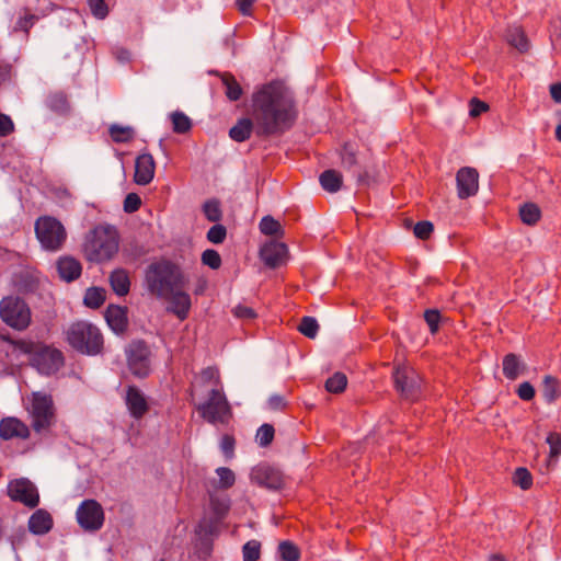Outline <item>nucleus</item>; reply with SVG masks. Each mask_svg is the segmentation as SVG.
I'll list each match as a JSON object with an SVG mask.
<instances>
[{
	"label": "nucleus",
	"mask_w": 561,
	"mask_h": 561,
	"mask_svg": "<svg viewBox=\"0 0 561 561\" xmlns=\"http://www.w3.org/2000/svg\"><path fill=\"white\" fill-rule=\"evenodd\" d=\"M249 113L255 122V135L264 138L289 131L299 114L295 102L285 98L280 83L275 80L255 89Z\"/></svg>",
	"instance_id": "1"
},
{
	"label": "nucleus",
	"mask_w": 561,
	"mask_h": 561,
	"mask_svg": "<svg viewBox=\"0 0 561 561\" xmlns=\"http://www.w3.org/2000/svg\"><path fill=\"white\" fill-rule=\"evenodd\" d=\"M2 342L12 346V354L30 356V364L41 374L49 376L57 373L65 365V356L58 348L50 347L43 343H35L31 340H13L9 333L2 332Z\"/></svg>",
	"instance_id": "2"
},
{
	"label": "nucleus",
	"mask_w": 561,
	"mask_h": 561,
	"mask_svg": "<svg viewBox=\"0 0 561 561\" xmlns=\"http://www.w3.org/2000/svg\"><path fill=\"white\" fill-rule=\"evenodd\" d=\"M119 249V233L111 225H98L85 236L82 253L90 263L101 264L111 261Z\"/></svg>",
	"instance_id": "3"
},
{
	"label": "nucleus",
	"mask_w": 561,
	"mask_h": 561,
	"mask_svg": "<svg viewBox=\"0 0 561 561\" xmlns=\"http://www.w3.org/2000/svg\"><path fill=\"white\" fill-rule=\"evenodd\" d=\"M64 334L67 344L80 355L95 357L104 353V335L92 322L77 320L69 324Z\"/></svg>",
	"instance_id": "4"
},
{
	"label": "nucleus",
	"mask_w": 561,
	"mask_h": 561,
	"mask_svg": "<svg viewBox=\"0 0 561 561\" xmlns=\"http://www.w3.org/2000/svg\"><path fill=\"white\" fill-rule=\"evenodd\" d=\"M182 284L148 283V289L162 301L165 312L175 316L180 321H185L190 316L192 300L190 294L180 286Z\"/></svg>",
	"instance_id": "5"
},
{
	"label": "nucleus",
	"mask_w": 561,
	"mask_h": 561,
	"mask_svg": "<svg viewBox=\"0 0 561 561\" xmlns=\"http://www.w3.org/2000/svg\"><path fill=\"white\" fill-rule=\"evenodd\" d=\"M34 231L42 249L46 251L60 250L67 240V231L64 225L54 216H39L35 221Z\"/></svg>",
	"instance_id": "6"
},
{
	"label": "nucleus",
	"mask_w": 561,
	"mask_h": 561,
	"mask_svg": "<svg viewBox=\"0 0 561 561\" xmlns=\"http://www.w3.org/2000/svg\"><path fill=\"white\" fill-rule=\"evenodd\" d=\"M2 273L10 274L11 280H41V272L32 265L30 256L5 248H2Z\"/></svg>",
	"instance_id": "7"
},
{
	"label": "nucleus",
	"mask_w": 561,
	"mask_h": 561,
	"mask_svg": "<svg viewBox=\"0 0 561 561\" xmlns=\"http://www.w3.org/2000/svg\"><path fill=\"white\" fill-rule=\"evenodd\" d=\"M197 411L210 424L226 425L232 417V410L225 393L217 388L209 391L208 400L198 404Z\"/></svg>",
	"instance_id": "8"
},
{
	"label": "nucleus",
	"mask_w": 561,
	"mask_h": 561,
	"mask_svg": "<svg viewBox=\"0 0 561 561\" xmlns=\"http://www.w3.org/2000/svg\"><path fill=\"white\" fill-rule=\"evenodd\" d=\"M127 367L133 376L145 379L151 374V350L142 340H131L125 350Z\"/></svg>",
	"instance_id": "9"
},
{
	"label": "nucleus",
	"mask_w": 561,
	"mask_h": 561,
	"mask_svg": "<svg viewBox=\"0 0 561 561\" xmlns=\"http://www.w3.org/2000/svg\"><path fill=\"white\" fill-rule=\"evenodd\" d=\"M2 322L14 330L23 331L31 323V309L20 297H2Z\"/></svg>",
	"instance_id": "10"
},
{
	"label": "nucleus",
	"mask_w": 561,
	"mask_h": 561,
	"mask_svg": "<svg viewBox=\"0 0 561 561\" xmlns=\"http://www.w3.org/2000/svg\"><path fill=\"white\" fill-rule=\"evenodd\" d=\"M393 386L401 398L416 400L421 396V379L416 371L404 365H397L392 371Z\"/></svg>",
	"instance_id": "11"
},
{
	"label": "nucleus",
	"mask_w": 561,
	"mask_h": 561,
	"mask_svg": "<svg viewBox=\"0 0 561 561\" xmlns=\"http://www.w3.org/2000/svg\"><path fill=\"white\" fill-rule=\"evenodd\" d=\"M76 518L84 531L95 533L103 527L105 514L102 505L96 500L87 499L78 506Z\"/></svg>",
	"instance_id": "12"
},
{
	"label": "nucleus",
	"mask_w": 561,
	"mask_h": 561,
	"mask_svg": "<svg viewBox=\"0 0 561 561\" xmlns=\"http://www.w3.org/2000/svg\"><path fill=\"white\" fill-rule=\"evenodd\" d=\"M32 427L41 433L51 426L55 411L53 398L49 394L34 392L32 398Z\"/></svg>",
	"instance_id": "13"
},
{
	"label": "nucleus",
	"mask_w": 561,
	"mask_h": 561,
	"mask_svg": "<svg viewBox=\"0 0 561 561\" xmlns=\"http://www.w3.org/2000/svg\"><path fill=\"white\" fill-rule=\"evenodd\" d=\"M250 480L260 488L274 492L283 490L286 484L283 471L265 461L251 469Z\"/></svg>",
	"instance_id": "14"
},
{
	"label": "nucleus",
	"mask_w": 561,
	"mask_h": 561,
	"mask_svg": "<svg viewBox=\"0 0 561 561\" xmlns=\"http://www.w3.org/2000/svg\"><path fill=\"white\" fill-rule=\"evenodd\" d=\"M145 280H186L185 274L180 264L160 256L151 262L145 270Z\"/></svg>",
	"instance_id": "15"
},
{
	"label": "nucleus",
	"mask_w": 561,
	"mask_h": 561,
	"mask_svg": "<svg viewBox=\"0 0 561 561\" xmlns=\"http://www.w3.org/2000/svg\"><path fill=\"white\" fill-rule=\"evenodd\" d=\"M7 494L13 502L22 503L28 508H35L39 504L38 490L27 478L11 480L7 486Z\"/></svg>",
	"instance_id": "16"
},
{
	"label": "nucleus",
	"mask_w": 561,
	"mask_h": 561,
	"mask_svg": "<svg viewBox=\"0 0 561 561\" xmlns=\"http://www.w3.org/2000/svg\"><path fill=\"white\" fill-rule=\"evenodd\" d=\"M457 195L460 199L474 196L479 190V172L476 168L462 167L456 174Z\"/></svg>",
	"instance_id": "17"
},
{
	"label": "nucleus",
	"mask_w": 561,
	"mask_h": 561,
	"mask_svg": "<svg viewBox=\"0 0 561 561\" xmlns=\"http://www.w3.org/2000/svg\"><path fill=\"white\" fill-rule=\"evenodd\" d=\"M260 254L266 266L277 268L286 262L288 247L279 240H271L262 247Z\"/></svg>",
	"instance_id": "18"
},
{
	"label": "nucleus",
	"mask_w": 561,
	"mask_h": 561,
	"mask_svg": "<svg viewBox=\"0 0 561 561\" xmlns=\"http://www.w3.org/2000/svg\"><path fill=\"white\" fill-rule=\"evenodd\" d=\"M125 404L129 414L136 420L142 419L150 409L146 396L135 385L126 387Z\"/></svg>",
	"instance_id": "19"
},
{
	"label": "nucleus",
	"mask_w": 561,
	"mask_h": 561,
	"mask_svg": "<svg viewBox=\"0 0 561 561\" xmlns=\"http://www.w3.org/2000/svg\"><path fill=\"white\" fill-rule=\"evenodd\" d=\"M156 161L151 153L139 154L135 160L134 182L138 185H148L154 176Z\"/></svg>",
	"instance_id": "20"
},
{
	"label": "nucleus",
	"mask_w": 561,
	"mask_h": 561,
	"mask_svg": "<svg viewBox=\"0 0 561 561\" xmlns=\"http://www.w3.org/2000/svg\"><path fill=\"white\" fill-rule=\"evenodd\" d=\"M127 312V307L113 304L108 305L104 312L107 325L117 335H123L128 330L129 321Z\"/></svg>",
	"instance_id": "21"
},
{
	"label": "nucleus",
	"mask_w": 561,
	"mask_h": 561,
	"mask_svg": "<svg viewBox=\"0 0 561 561\" xmlns=\"http://www.w3.org/2000/svg\"><path fill=\"white\" fill-rule=\"evenodd\" d=\"M46 107L59 117H69L72 113V105L68 94L62 91H54L48 93L45 99Z\"/></svg>",
	"instance_id": "22"
},
{
	"label": "nucleus",
	"mask_w": 561,
	"mask_h": 561,
	"mask_svg": "<svg viewBox=\"0 0 561 561\" xmlns=\"http://www.w3.org/2000/svg\"><path fill=\"white\" fill-rule=\"evenodd\" d=\"M28 531L35 536H43L48 534L54 527V519L51 514L44 510L37 508L28 518Z\"/></svg>",
	"instance_id": "23"
},
{
	"label": "nucleus",
	"mask_w": 561,
	"mask_h": 561,
	"mask_svg": "<svg viewBox=\"0 0 561 561\" xmlns=\"http://www.w3.org/2000/svg\"><path fill=\"white\" fill-rule=\"evenodd\" d=\"M56 266L61 280H77L82 273L80 261L70 255L60 256Z\"/></svg>",
	"instance_id": "24"
},
{
	"label": "nucleus",
	"mask_w": 561,
	"mask_h": 561,
	"mask_svg": "<svg viewBox=\"0 0 561 561\" xmlns=\"http://www.w3.org/2000/svg\"><path fill=\"white\" fill-rule=\"evenodd\" d=\"M503 375L508 380H516L523 375L527 366L522 360L520 356L515 353H508L503 357L502 360Z\"/></svg>",
	"instance_id": "25"
},
{
	"label": "nucleus",
	"mask_w": 561,
	"mask_h": 561,
	"mask_svg": "<svg viewBox=\"0 0 561 561\" xmlns=\"http://www.w3.org/2000/svg\"><path fill=\"white\" fill-rule=\"evenodd\" d=\"M30 436L28 427L15 417L2 419V440H8L13 437L25 439Z\"/></svg>",
	"instance_id": "26"
},
{
	"label": "nucleus",
	"mask_w": 561,
	"mask_h": 561,
	"mask_svg": "<svg viewBox=\"0 0 561 561\" xmlns=\"http://www.w3.org/2000/svg\"><path fill=\"white\" fill-rule=\"evenodd\" d=\"M540 392L547 404H553L561 397V381L552 375H545L540 385Z\"/></svg>",
	"instance_id": "27"
},
{
	"label": "nucleus",
	"mask_w": 561,
	"mask_h": 561,
	"mask_svg": "<svg viewBox=\"0 0 561 561\" xmlns=\"http://www.w3.org/2000/svg\"><path fill=\"white\" fill-rule=\"evenodd\" d=\"M253 117H241L237 123L229 129V137L236 142H243L250 139L254 129Z\"/></svg>",
	"instance_id": "28"
},
{
	"label": "nucleus",
	"mask_w": 561,
	"mask_h": 561,
	"mask_svg": "<svg viewBox=\"0 0 561 561\" xmlns=\"http://www.w3.org/2000/svg\"><path fill=\"white\" fill-rule=\"evenodd\" d=\"M211 75L220 77L222 84L225 85V94L229 101L236 102L243 95V89L237 81L236 77L229 72L210 71Z\"/></svg>",
	"instance_id": "29"
},
{
	"label": "nucleus",
	"mask_w": 561,
	"mask_h": 561,
	"mask_svg": "<svg viewBox=\"0 0 561 561\" xmlns=\"http://www.w3.org/2000/svg\"><path fill=\"white\" fill-rule=\"evenodd\" d=\"M341 164L344 169L351 171L359 167L358 146L352 141H344L339 150Z\"/></svg>",
	"instance_id": "30"
},
{
	"label": "nucleus",
	"mask_w": 561,
	"mask_h": 561,
	"mask_svg": "<svg viewBox=\"0 0 561 561\" xmlns=\"http://www.w3.org/2000/svg\"><path fill=\"white\" fill-rule=\"evenodd\" d=\"M321 187L329 193H336L343 185L341 172L334 169L324 170L319 176Z\"/></svg>",
	"instance_id": "31"
},
{
	"label": "nucleus",
	"mask_w": 561,
	"mask_h": 561,
	"mask_svg": "<svg viewBox=\"0 0 561 561\" xmlns=\"http://www.w3.org/2000/svg\"><path fill=\"white\" fill-rule=\"evenodd\" d=\"M260 231L273 240H280L285 237V229L280 222L271 215L264 216L260 221Z\"/></svg>",
	"instance_id": "32"
},
{
	"label": "nucleus",
	"mask_w": 561,
	"mask_h": 561,
	"mask_svg": "<svg viewBox=\"0 0 561 561\" xmlns=\"http://www.w3.org/2000/svg\"><path fill=\"white\" fill-rule=\"evenodd\" d=\"M507 43L516 48L520 54H526L530 49L529 38L522 26L515 27L507 34Z\"/></svg>",
	"instance_id": "33"
},
{
	"label": "nucleus",
	"mask_w": 561,
	"mask_h": 561,
	"mask_svg": "<svg viewBox=\"0 0 561 561\" xmlns=\"http://www.w3.org/2000/svg\"><path fill=\"white\" fill-rule=\"evenodd\" d=\"M106 299V290L102 287L92 286L85 290L83 304L91 309H99Z\"/></svg>",
	"instance_id": "34"
},
{
	"label": "nucleus",
	"mask_w": 561,
	"mask_h": 561,
	"mask_svg": "<svg viewBox=\"0 0 561 561\" xmlns=\"http://www.w3.org/2000/svg\"><path fill=\"white\" fill-rule=\"evenodd\" d=\"M519 217L523 224L535 226L541 219V209L535 203H525L519 208Z\"/></svg>",
	"instance_id": "35"
},
{
	"label": "nucleus",
	"mask_w": 561,
	"mask_h": 561,
	"mask_svg": "<svg viewBox=\"0 0 561 561\" xmlns=\"http://www.w3.org/2000/svg\"><path fill=\"white\" fill-rule=\"evenodd\" d=\"M277 554L280 561H299L301 558L299 547L290 540H284L278 543Z\"/></svg>",
	"instance_id": "36"
},
{
	"label": "nucleus",
	"mask_w": 561,
	"mask_h": 561,
	"mask_svg": "<svg viewBox=\"0 0 561 561\" xmlns=\"http://www.w3.org/2000/svg\"><path fill=\"white\" fill-rule=\"evenodd\" d=\"M112 140L116 144L130 142L135 137V130L130 126H121L113 124L108 129Z\"/></svg>",
	"instance_id": "37"
},
{
	"label": "nucleus",
	"mask_w": 561,
	"mask_h": 561,
	"mask_svg": "<svg viewBox=\"0 0 561 561\" xmlns=\"http://www.w3.org/2000/svg\"><path fill=\"white\" fill-rule=\"evenodd\" d=\"M203 214L210 222H219L222 219L220 201L217 198L207 199L203 204Z\"/></svg>",
	"instance_id": "38"
},
{
	"label": "nucleus",
	"mask_w": 561,
	"mask_h": 561,
	"mask_svg": "<svg viewBox=\"0 0 561 561\" xmlns=\"http://www.w3.org/2000/svg\"><path fill=\"white\" fill-rule=\"evenodd\" d=\"M172 129L175 134H186L192 129V121L183 112H174L171 114Z\"/></svg>",
	"instance_id": "39"
},
{
	"label": "nucleus",
	"mask_w": 561,
	"mask_h": 561,
	"mask_svg": "<svg viewBox=\"0 0 561 561\" xmlns=\"http://www.w3.org/2000/svg\"><path fill=\"white\" fill-rule=\"evenodd\" d=\"M347 386V377L345 374L337 371L329 377L325 381V390L331 393H342Z\"/></svg>",
	"instance_id": "40"
},
{
	"label": "nucleus",
	"mask_w": 561,
	"mask_h": 561,
	"mask_svg": "<svg viewBox=\"0 0 561 561\" xmlns=\"http://www.w3.org/2000/svg\"><path fill=\"white\" fill-rule=\"evenodd\" d=\"M275 437V428L270 423L262 424L255 435V440L257 445L262 448L268 447Z\"/></svg>",
	"instance_id": "41"
},
{
	"label": "nucleus",
	"mask_w": 561,
	"mask_h": 561,
	"mask_svg": "<svg viewBox=\"0 0 561 561\" xmlns=\"http://www.w3.org/2000/svg\"><path fill=\"white\" fill-rule=\"evenodd\" d=\"M513 483L526 491L533 486V476L525 467H518L513 474Z\"/></svg>",
	"instance_id": "42"
},
{
	"label": "nucleus",
	"mask_w": 561,
	"mask_h": 561,
	"mask_svg": "<svg viewBox=\"0 0 561 561\" xmlns=\"http://www.w3.org/2000/svg\"><path fill=\"white\" fill-rule=\"evenodd\" d=\"M298 331L308 339H314L319 331V323L313 317L305 316L300 320Z\"/></svg>",
	"instance_id": "43"
},
{
	"label": "nucleus",
	"mask_w": 561,
	"mask_h": 561,
	"mask_svg": "<svg viewBox=\"0 0 561 561\" xmlns=\"http://www.w3.org/2000/svg\"><path fill=\"white\" fill-rule=\"evenodd\" d=\"M261 557V542L249 540L242 547L243 561H259Z\"/></svg>",
	"instance_id": "44"
},
{
	"label": "nucleus",
	"mask_w": 561,
	"mask_h": 561,
	"mask_svg": "<svg viewBox=\"0 0 561 561\" xmlns=\"http://www.w3.org/2000/svg\"><path fill=\"white\" fill-rule=\"evenodd\" d=\"M216 473L219 477L218 480V488L222 490H228L231 486H233L236 482V476L234 472L227 467H219L216 469Z\"/></svg>",
	"instance_id": "45"
},
{
	"label": "nucleus",
	"mask_w": 561,
	"mask_h": 561,
	"mask_svg": "<svg viewBox=\"0 0 561 561\" xmlns=\"http://www.w3.org/2000/svg\"><path fill=\"white\" fill-rule=\"evenodd\" d=\"M206 238L213 244H221L227 238V228L219 222H215L207 231Z\"/></svg>",
	"instance_id": "46"
},
{
	"label": "nucleus",
	"mask_w": 561,
	"mask_h": 561,
	"mask_svg": "<svg viewBox=\"0 0 561 561\" xmlns=\"http://www.w3.org/2000/svg\"><path fill=\"white\" fill-rule=\"evenodd\" d=\"M433 232L434 224L428 220L417 221L413 229L414 236L422 241L428 240L432 237Z\"/></svg>",
	"instance_id": "47"
},
{
	"label": "nucleus",
	"mask_w": 561,
	"mask_h": 561,
	"mask_svg": "<svg viewBox=\"0 0 561 561\" xmlns=\"http://www.w3.org/2000/svg\"><path fill=\"white\" fill-rule=\"evenodd\" d=\"M89 8L94 18L104 20L108 15V5L106 0H88Z\"/></svg>",
	"instance_id": "48"
},
{
	"label": "nucleus",
	"mask_w": 561,
	"mask_h": 561,
	"mask_svg": "<svg viewBox=\"0 0 561 561\" xmlns=\"http://www.w3.org/2000/svg\"><path fill=\"white\" fill-rule=\"evenodd\" d=\"M202 263L211 270H218L221 266V256L218 251L207 249L202 253Z\"/></svg>",
	"instance_id": "49"
},
{
	"label": "nucleus",
	"mask_w": 561,
	"mask_h": 561,
	"mask_svg": "<svg viewBox=\"0 0 561 561\" xmlns=\"http://www.w3.org/2000/svg\"><path fill=\"white\" fill-rule=\"evenodd\" d=\"M440 312L437 309H426L424 311V320L427 323L430 328V332L432 334H435L439 330V323H440Z\"/></svg>",
	"instance_id": "50"
},
{
	"label": "nucleus",
	"mask_w": 561,
	"mask_h": 561,
	"mask_svg": "<svg viewBox=\"0 0 561 561\" xmlns=\"http://www.w3.org/2000/svg\"><path fill=\"white\" fill-rule=\"evenodd\" d=\"M210 507L214 515L216 516L217 522L224 519L230 510V506L226 501H222L217 497L210 499Z\"/></svg>",
	"instance_id": "51"
},
{
	"label": "nucleus",
	"mask_w": 561,
	"mask_h": 561,
	"mask_svg": "<svg viewBox=\"0 0 561 561\" xmlns=\"http://www.w3.org/2000/svg\"><path fill=\"white\" fill-rule=\"evenodd\" d=\"M546 442L550 447L549 457L558 458L561 455V434L551 432L547 436Z\"/></svg>",
	"instance_id": "52"
},
{
	"label": "nucleus",
	"mask_w": 561,
	"mask_h": 561,
	"mask_svg": "<svg viewBox=\"0 0 561 561\" xmlns=\"http://www.w3.org/2000/svg\"><path fill=\"white\" fill-rule=\"evenodd\" d=\"M141 204L142 202L140 196L137 193L131 192L125 196L123 208L125 213L133 214L139 210Z\"/></svg>",
	"instance_id": "53"
},
{
	"label": "nucleus",
	"mask_w": 561,
	"mask_h": 561,
	"mask_svg": "<svg viewBox=\"0 0 561 561\" xmlns=\"http://www.w3.org/2000/svg\"><path fill=\"white\" fill-rule=\"evenodd\" d=\"M236 438L233 435L225 434L220 439V448L226 458L231 459L234 456Z\"/></svg>",
	"instance_id": "54"
},
{
	"label": "nucleus",
	"mask_w": 561,
	"mask_h": 561,
	"mask_svg": "<svg viewBox=\"0 0 561 561\" xmlns=\"http://www.w3.org/2000/svg\"><path fill=\"white\" fill-rule=\"evenodd\" d=\"M231 312L236 318L241 319V320H253V319L257 318V313L253 308L241 305V304L237 305L231 310Z\"/></svg>",
	"instance_id": "55"
},
{
	"label": "nucleus",
	"mask_w": 561,
	"mask_h": 561,
	"mask_svg": "<svg viewBox=\"0 0 561 561\" xmlns=\"http://www.w3.org/2000/svg\"><path fill=\"white\" fill-rule=\"evenodd\" d=\"M516 394L523 401H531L536 396V390L529 381H524L517 387Z\"/></svg>",
	"instance_id": "56"
},
{
	"label": "nucleus",
	"mask_w": 561,
	"mask_h": 561,
	"mask_svg": "<svg viewBox=\"0 0 561 561\" xmlns=\"http://www.w3.org/2000/svg\"><path fill=\"white\" fill-rule=\"evenodd\" d=\"M377 172L374 170H369L368 168H364L363 170L357 171L355 174L357 185L359 186H369L371 182H375Z\"/></svg>",
	"instance_id": "57"
},
{
	"label": "nucleus",
	"mask_w": 561,
	"mask_h": 561,
	"mask_svg": "<svg viewBox=\"0 0 561 561\" xmlns=\"http://www.w3.org/2000/svg\"><path fill=\"white\" fill-rule=\"evenodd\" d=\"M201 378L204 383L214 381L215 385L217 386L220 382L219 370L215 366H208L206 368H203L201 371Z\"/></svg>",
	"instance_id": "58"
},
{
	"label": "nucleus",
	"mask_w": 561,
	"mask_h": 561,
	"mask_svg": "<svg viewBox=\"0 0 561 561\" xmlns=\"http://www.w3.org/2000/svg\"><path fill=\"white\" fill-rule=\"evenodd\" d=\"M37 19L38 18L35 14H32V13L25 14L24 16H21L18 20L16 26L14 27V30L15 31L16 30L24 31L26 36H28L30 28L34 25V23Z\"/></svg>",
	"instance_id": "59"
},
{
	"label": "nucleus",
	"mask_w": 561,
	"mask_h": 561,
	"mask_svg": "<svg viewBox=\"0 0 561 561\" xmlns=\"http://www.w3.org/2000/svg\"><path fill=\"white\" fill-rule=\"evenodd\" d=\"M490 106L486 102L479 100L478 98H472L470 101V116L477 117L480 114L489 111Z\"/></svg>",
	"instance_id": "60"
},
{
	"label": "nucleus",
	"mask_w": 561,
	"mask_h": 561,
	"mask_svg": "<svg viewBox=\"0 0 561 561\" xmlns=\"http://www.w3.org/2000/svg\"><path fill=\"white\" fill-rule=\"evenodd\" d=\"M268 409L273 411H283L287 407V401L285 397L280 394H273L267 400Z\"/></svg>",
	"instance_id": "61"
},
{
	"label": "nucleus",
	"mask_w": 561,
	"mask_h": 561,
	"mask_svg": "<svg viewBox=\"0 0 561 561\" xmlns=\"http://www.w3.org/2000/svg\"><path fill=\"white\" fill-rule=\"evenodd\" d=\"M256 0H237L238 11L244 16H251L253 13V4Z\"/></svg>",
	"instance_id": "62"
},
{
	"label": "nucleus",
	"mask_w": 561,
	"mask_h": 561,
	"mask_svg": "<svg viewBox=\"0 0 561 561\" xmlns=\"http://www.w3.org/2000/svg\"><path fill=\"white\" fill-rule=\"evenodd\" d=\"M107 280H130L129 272L124 267H116L110 272Z\"/></svg>",
	"instance_id": "63"
},
{
	"label": "nucleus",
	"mask_w": 561,
	"mask_h": 561,
	"mask_svg": "<svg viewBox=\"0 0 561 561\" xmlns=\"http://www.w3.org/2000/svg\"><path fill=\"white\" fill-rule=\"evenodd\" d=\"M14 131V123L11 117L2 113V137H7Z\"/></svg>",
	"instance_id": "64"
}]
</instances>
